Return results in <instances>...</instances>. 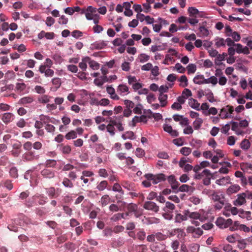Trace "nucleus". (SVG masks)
Returning a JSON list of instances; mask_svg holds the SVG:
<instances>
[{
	"label": "nucleus",
	"mask_w": 252,
	"mask_h": 252,
	"mask_svg": "<svg viewBox=\"0 0 252 252\" xmlns=\"http://www.w3.org/2000/svg\"><path fill=\"white\" fill-rule=\"evenodd\" d=\"M207 214L203 211L199 212H190L189 211H185L184 215L177 214L175 216V221L176 222H181L182 221L186 220L188 218L191 219V223L196 226L199 225V220L201 222H203L207 220Z\"/></svg>",
	"instance_id": "obj_1"
},
{
	"label": "nucleus",
	"mask_w": 252,
	"mask_h": 252,
	"mask_svg": "<svg viewBox=\"0 0 252 252\" xmlns=\"http://www.w3.org/2000/svg\"><path fill=\"white\" fill-rule=\"evenodd\" d=\"M194 83L198 85H202L205 84H211L213 86H215L218 83V78L214 76H211L207 79H205L202 75H196L193 79Z\"/></svg>",
	"instance_id": "obj_2"
},
{
	"label": "nucleus",
	"mask_w": 252,
	"mask_h": 252,
	"mask_svg": "<svg viewBox=\"0 0 252 252\" xmlns=\"http://www.w3.org/2000/svg\"><path fill=\"white\" fill-rule=\"evenodd\" d=\"M234 111V107L231 105H226L220 109L219 114L222 119L233 118V113Z\"/></svg>",
	"instance_id": "obj_3"
},
{
	"label": "nucleus",
	"mask_w": 252,
	"mask_h": 252,
	"mask_svg": "<svg viewBox=\"0 0 252 252\" xmlns=\"http://www.w3.org/2000/svg\"><path fill=\"white\" fill-rule=\"evenodd\" d=\"M145 177L148 180L152 181L153 184H157L165 179V176L163 174H158L155 175L148 174L145 175Z\"/></svg>",
	"instance_id": "obj_4"
},
{
	"label": "nucleus",
	"mask_w": 252,
	"mask_h": 252,
	"mask_svg": "<svg viewBox=\"0 0 252 252\" xmlns=\"http://www.w3.org/2000/svg\"><path fill=\"white\" fill-rule=\"evenodd\" d=\"M233 221L231 219L225 220L222 217L218 218L216 221V224L220 228H226L232 224Z\"/></svg>",
	"instance_id": "obj_5"
},
{
	"label": "nucleus",
	"mask_w": 252,
	"mask_h": 252,
	"mask_svg": "<svg viewBox=\"0 0 252 252\" xmlns=\"http://www.w3.org/2000/svg\"><path fill=\"white\" fill-rule=\"evenodd\" d=\"M215 77L218 79V83L220 86H224L226 84L227 82V79L226 77L223 75V72L220 68H217L215 70Z\"/></svg>",
	"instance_id": "obj_6"
},
{
	"label": "nucleus",
	"mask_w": 252,
	"mask_h": 252,
	"mask_svg": "<svg viewBox=\"0 0 252 252\" xmlns=\"http://www.w3.org/2000/svg\"><path fill=\"white\" fill-rule=\"evenodd\" d=\"M247 194L243 192L237 194V198L233 201V205L235 206H240L246 203V198Z\"/></svg>",
	"instance_id": "obj_7"
},
{
	"label": "nucleus",
	"mask_w": 252,
	"mask_h": 252,
	"mask_svg": "<svg viewBox=\"0 0 252 252\" xmlns=\"http://www.w3.org/2000/svg\"><path fill=\"white\" fill-rule=\"evenodd\" d=\"M187 231L188 233H191L192 236L195 238L199 237L203 234V231L200 228H195L191 226L187 227Z\"/></svg>",
	"instance_id": "obj_8"
},
{
	"label": "nucleus",
	"mask_w": 252,
	"mask_h": 252,
	"mask_svg": "<svg viewBox=\"0 0 252 252\" xmlns=\"http://www.w3.org/2000/svg\"><path fill=\"white\" fill-rule=\"evenodd\" d=\"M143 207L148 210L154 212H158L159 210V207L154 202L147 201L144 204Z\"/></svg>",
	"instance_id": "obj_9"
},
{
	"label": "nucleus",
	"mask_w": 252,
	"mask_h": 252,
	"mask_svg": "<svg viewBox=\"0 0 252 252\" xmlns=\"http://www.w3.org/2000/svg\"><path fill=\"white\" fill-rule=\"evenodd\" d=\"M96 12V9L91 6H89L86 9L85 16L87 20H91L94 17Z\"/></svg>",
	"instance_id": "obj_10"
},
{
	"label": "nucleus",
	"mask_w": 252,
	"mask_h": 252,
	"mask_svg": "<svg viewBox=\"0 0 252 252\" xmlns=\"http://www.w3.org/2000/svg\"><path fill=\"white\" fill-rule=\"evenodd\" d=\"M123 120L122 116L116 117L115 119H111L110 123L113 124L116 126L120 131H123L124 130V127L122 126V121Z\"/></svg>",
	"instance_id": "obj_11"
},
{
	"label": "nucleus",
	"mask_w": 252,
	"mask_h": 252,
	"mask_svg": "<svg viewBox=\"0 0 252 252\" xmlns=\"http://www.w3.org/2000/svg\"><path fill=\"white\" fill-rule=\"evenodd\" d=\"M211 198L215 201H224V195L221 192L213 191L211 194Z\"/></svg>",
	"instance_id": "obj_12"
},
{
	"label": "nucleus",
	"mask_w": 252,
	"mask_h": 252,
	"mask_svg": "<svg viewBox=\"0 0 252 252\" xmlns=\"http://www.w3.org/2000/svg\"><path fill=\"white\" fill-rule=\"evenodd\" d=\"M236 48V52L238 54H244L248 55L250 53L249 48L247 47H243V46L240 44H236L235 45Z\"/></svg>",
	"instance_id": "obj_13"
},
{
	"label": "nucleus",
	"mask_w": 252,
	"mask_h": 252,
	"mask_svg": "<svg viewBox=\"0 0 252 252\" xmlns=\"http://www.w3.org/2000/svg\"><path fill=\"white\" fill-rule=\"evenodd\" d=\"M230 124L232 125L231 129L234 131L237 135H240L244 134V132L239 128L240 126L239 123L234 121H231Z\"/></svg>",
	"instance_id": "obj_14"
},
{
	"label": "nucleus",
	"mask_w": 252,
	"mask_h": 252,
	"mask_svg": "<svg viewBox=\"0 0 252 252\" xmlns=\"http://www.w3.org/2000/svg\"><path fill=\"white\" fill-rule=\"evenodd\" d=\"M163 128L165 131L168 132L173 137H176L178 135V132L176 130L173 129L172 126L168 124H164Z\"/></svg>",
	"instance_id": "obj_15"
},
{
	"label": "nucleus",
	"mask_w": 252,
	"mask_h": 252,
	"mask_svg": "<svg viewBox=\"0 0 252 252\" xmlns=\"http://www.w3.org/2000/svg\"><path fill=\"white\" fill-rule=\"evenodd\" d=\"M240 189L241 187L238 185H232L227 189L226 193L228 195H231L238 192Z\"/></svg>",
	"instance_id": "obj_16"
},
{
	"label": "nucleus",
	"mask_w": 252,
	"mask_h": 252,
	"mask_svg": "<svg viewBox=\"0 0 252 252\" xmlns=\"http://www.w3.org/2000/svg\"><path fill=\"white\" fill-rule=\"evenodd\" d=\"M117 92L121 95H125L127 94L129 92V89L127 86L126 85L121 84L119 85L117 89Z\"/></svg>",
	"instance_id": "obj_17"
},
{
	"label": "nucleus",
	"mask_w": 252,
	"mask_h": 252,
	"mask_svg": "<svg viewBox=\"0 0 252 252\" xmlns=\"http://www.w3.org/2000/svg\"><path fill=\"white\" fill-rule=\"evenodd\" d=\"M189 105L196 110H200V103L197 100L190 98L189 99Z\"/></svg>",
	"instance_id": "obj_18"
},
{
	"label": "nucleus",
	"mask_w": 252,
	"mask_h": 252,
	"mask_svg": "<svg viewBox=\"0 0 252 252\" xmlns=\"http://www.w3.org/2000/svg\"><path fill=\"white\" fill-rule=\"evenodd\" d=\"M230 183V178L229 176H226L216 181V183L220 186H225Z\"/></svg>",
	"instance_id": "obj_19"
},
{
	"label": "nucleus",
	"mask_w": 252,
	"mask_h": 252,
	"mask_svg": "<svg viewBox=\"0 0 252 252\" xmlns=\"http://www.w3.org/2000/svg\"><path fill=\"white\" fill-rule=\"evenodd\" d=\"M239 216L243 219H247L248 220L251 219V213L250 211H245L240 209L239 211Z\"/></svg>",
	"instance_id": "obj_20"
},
{
	"label": "nucleus",
	"mask_w": 252,
	"mask_h": 252,
	"mask_svg": "<svg viewBox=\"0 0 252 252\" xmlns=\"http://www.w3.org/2000/svg\"><path fill=\"white\" fill-rule=\"evenodd\" d=\"M87 62L88 61V64L89 66L93 70H97L99 68V64L95 61L91 60L90 58L88 57V59H87Z\"/></svg>",
	"instance_id": "obj_21"
},
{
	"label": "nucleus",
	"mask_w": 252,
	"mask_h": 252,
	"mask_svg": "<svg viewBox=\"0 0 252 252\" xmlns=\"http://www.w3.org/2000/svg\"><path fill=\"white\" fill-rule=\"evenodd\" d=\"M178 81L179 82V86L182 88H185L188 86V79L186 76L182 75L179 79Z\"/></svg>",
	"instance_id": "obj_22"
},
{
	"label": "nucleus",
	"mask_w": 252,
	"mask_h": 252,
	"mask_svg": "<svg viewBox=\"0 0 252 252\" xmlns=\"http://www.w3.org/2000/svg\"><path fill=\"white\" fill-rule=\"evenodd\" d=\"M241 168L244 172L251 173L252 172V163H242L241 164Z\"/></svg>",
	"instance_id": "obj_23"
},
{
	"label": "nucleus",
	"mask_w": 252,
	"mask_h": 252,
	"mask_svg": "<svg viewBox=\"0 0 252 252\" xmlns=\"http://www.w3.org/2000/svg\"><path fill=\"white\" fill-rule=\"evenodd\" d=\"M13 119V114L11 113H5L2 116V120L6 124L11 122Z\"/></svg>",
	"instance_id": "obj_24"
},
{
	"label": "nucleus",
	"mask_w": 252,
	"mask_h": 252,
	"mask_svg": "<svg viewBox=\"0 0 252 252\" xmlns=\"http://www.w3.org/2000/svg\"><path fill=\"white\" fill-rule=\"evenodd\" d=\"M203 123V119L201 118H199L197 119H195L193 123V126L194 129L198 130L200 128L202 124Z\"/></svg>",
	"instance_id": "obj_25"
},
{
	"label": "nucleus",
	"mask_w": 252,
	"mask_h": 252,
	"mask_svg": "<svg viewBox=\"0 0 252 252\" xmlns=\"http://www.w3.org/2000/svg\"><path fill=\"white\" fill-rule=\"evenodd\" d=\"M188 11L190 17H197V15L200 14L198 10L194 7H189Z\"/></svg>",
	"instance_id": "obj_26"
},
{
	"label": "nucleus",
	"mask_w": 252,
	"mask_h": 252,
	"mask_svg": "<svg viewBox=\"0 0 252 252\" xmlns=\"http://www.w3.org/2000/svg\"><path fill=\"white\" fill-rule=\"evenodd\" d=\"M150 59V56L146 54L142 53L138 55L137 61L141 63L147 62Z\"/></svg>",
	"instance_id": "obj_27"
},
{
	"label": "nucleus",
	"mask_w": 252,
	"mask_h": 252,
	"mask_svg": "<svg viewBox=\"0 0 252 252\" xmlns=\"http://www.w3.org/2000/svg\"><path fill=\"white\" fill-rule=\"evenodd\" d=\"M215 45L217 48H219L221 46H225V40L220 37H217L215 39Z\"/></svg>",
	"instance_id": "obj_28"
},
{
	"label": "nucleus",
	"mask_w": 252,
	"mask_h": 252,
	"mask_svg": "<svg viewBox=\"0 0 252 252\" xmlns=\"http://www.w3.org/2000/svg\"><path fill=\"white\" fill-rule=\"evenodd\" d=\"M168 182L171 184L172 188L176 189L178 188V182L176 181L174 176L170 175L168 178Z\"/></svg>",
	"instance_id": "obj_29"
},
{
	"label": "nucleus",
	"mask_w": 252,
	"mask_h": 252,
	"mask_svg": "<svg viewBox=\"0 0 252 252\" xmlns=\"http://www.w3.org/2000/svg\"><path fill=\"white\" fill-rule=\"evenodd\" d=\"M175 206L173 203L167 201L165 203V206L163 208V210L165 212H172L175 209Z\"/></svg>",
	"instance_id": "obj_30"
},
{
	"label": "nucleus",
	"mask_w": 252,
	"mask_h": 252,
	"mask_svg": "<svg viewBox=\"0 0 252 252\" xmlns=\"http://www.w3.org/2000/svg\"><path fill=\"white\" fill-rule=\"evenodd\" d=\"M119 205V207L115 204H111L109 207L110 211L113 212H117L119 210H122V207L123 205V203L121 201H118L117 202Z\"/></svg>",
	"instance_id": "obj_31"
},
{
	"label": "nucleus",
	"mask_w": 252,
	"mask_h": 252,
	"mask_svg": "<svg viewBox=\"0 0 252 252\" xmlns=\"http://www.w3.org/2000/svg\"><path fill=\"white\" fill-rule=\"evenodd\" d=\"M251 146V143L249 140L244 139L240 143V147L244 150H248Z\"/></svg>",
	"instance_id": "obj_32"
},
{
	"label": "nucleus",
	"mask_w": 252,
	"mask_h": 252,
	"mask_svg": "<svg viewBox=\"0 0 252 252\" xmlns=\"http://www.w3.org/2000/svg\"><path fill=\"white\" fill-rule=\"evenodd\" d=\"M41 174L46 178H52L54 176V173L50 169H45L41 171Z\"/></svg>",
	"instance_id": "obj_33"
},
{
	"label": "nucleus",
	"mask_w": 252,
	"mask_h": 252,
	"mask_svg": "<svg viewBox=\"0 0 252 252\" xmlns=\"http://www.w3.org/2000/svg\"><path fill=\"white\" fill-rule=\"evenodd\" d=\"M167 95L164 94H160L158 96V100L160 101L161 107H164L167 104Z\"/></svg>",
	"instance_id": "obj_34"
},
{
	"label": "nucleus",
	"mask_w": 252,
	"mask_h": 252,
	"mask_svg": "<svg viewBox=\"0 0 252 252\" xmlns=\"http://www.w3.org/2000/svg\"><path fill=\"white\" fill-rule=\"evenodd\" d=\"M199 36L200 37H204L209 35V31L207 29L203 26H201L199 28Z\"/></svg>",
	"instance_id": "obj_35"
},
{
	"label": "nucleus",
	"mask_w": 252,
	"mask_h": 252,
	"mask_svg": "<svg viewBox=\"0 0 252 252\" xmlns=\"http://www.w3.org/2000/svg\"><path fill=\"white\" fill-rule=\"evenodd\" d=\"M88 59V57H85L82 59L81 62L79 64V67L83 70L85 71L87 67L88 61L86 60Z\"/></svg>",
	"instance_id": "obj_36"
},
{
	"label": "nucleus",
	"mask_w": 252,
	"mask_h": 252,
	"mask_svg": "<svg viewBox=\"0 0 252 252\" xmlns=\"http://www.w3.org/2000/svg\"><path fill=\"white\" fill-rule=\"evenodd\" d=\"M225 56L226 54L225 53L218 54L215 61V64L217 65H220L221 64V62L224 60Z\"/></svg>",
	"instance_id": "obj_37"
},
{
	"label": "nucleus",
	"mask_w": 252,
	"mask_h": 252,
	"mask_svg": "<svg viewBox=\"0 0 252 252\" xmlns=\"http://www.w3.org/2000/svg\"><path fill=\"white\" fill-rule=\"evenodd\" d=\"M187 69L189 74L194 73L196 70V65L193 63L189 64L187 66Z\"/></svg>",
	"instance_id": "obj_38"
},
{
	"label": "nucleus",
	"mask_w": 252,
	"mask_h": 252,
	"mask_svg": "<svg viewBox=\"0 0 252 252\" xmlns=\"http://www.w3.org/2000/svg\"><path fill=\"white\" fill-rule=\"evenodd\" d=\"M247 240L246 239H241L238 241V248L241 250L244 249L247 245Z\"/></svg>",
	"instance_id": "obj_39"
},
{
	"label": "nucleus",
	"mask_w": 252,
	"mask_h": 252,
	"mask_svg": "<svg viewBox=\"0 0 252 252\" xmlns=\"http://www.w3.org/2000/svg\"><path fill=\"white\" fill-rule=\"evenodd\" d=\"M227 35L231 36L235 41H238L240 40V35L236 32H233L231 33H228Z\"/></svg>",
	"instance_id": "obj_40"
},
{
	"label": "nucleus",
	"mask_w": 252,
	"mask_h": 252,
	"mask_svg": "<svg viewBox=\"0 0 252 252\" xmlns=\"http://www.w3.org/2000/svg\"><path fill=\"white\" fill-rule=\"evenodd\" d=\"M110 200V198L109 195H104L101 197L100 202L102 206H105L109 203Z\"/></svg>",
	"instance_id": "obj_41"
},
{
	"label": "nucleus",
	"mask_w": 252,
	"mask_h": 252,
	"mask_svg": "<svg viewBox=\"0 0 252 252\" xmlns=\"http://www.w3.org/2000/svg\"><path fill=\"white\" fill-rule=\"evenodd\" d=\"M32 101H33L32 98L31 97H25L21 98L19 100V103H20L21 104L25 105V104H26L28 103H32Z\"/></svg>",
	"instance_id": "obj_42"
},
{
	"label": "nucleus",
	"mask_w": 252,
	"mask_h": 252,
	"mask_svg": "<svg viewBox=\"0 0 252 252\" xmlns=\"http://www.w3.org/2000/svg\"><path fill=\"white\" fill-rule=\"evenodd\" d=\"M180 152L182 155L187 156L191 153V149L189 147H184L181 149Z\"/></svg>",
	"instance_id": "obj_43"
},
{
	"label": "nucleus",
	"mask_w": 252,
	"mask_h": 252,
	"mask_svg": "<svg viewBox=\"0 0 252 252\" xmlns=\"http://www.w3.org/2000/svg\"><path fill=\"white\" fill-rule=\"evenodd\" d=\"M174 68L180 73H183L186 71V68L179 63H176L174 67Z\"/></svg>",
	"instance_id": "obj_44"
},
{
	"label": "nucleus",
	"mask_w": 252,
	"mask_h": 252,
	"mask_svg": "<svg viewBox=\"0 0 252 252\" xmlns=\"http://www.w3.org/2000/svg\"><path fill=\"white\" fill-rule=\"evenodd\" d=\"M65 137L68 140L75 138L77 137L76 132L74 130H71L65 135Z\"/></svg>",
	"instance_id": "obj_45"
},
{
	"label": "nucleus",
	"mask_w": 252,
	"mask_h": 252,
	"mask_svg": "<svg viewBox=\"0 0 252 252\" xmlns=\"http://www.w3.org/2000/svg\"><path fill=\"white\" fill-rule=\"evenodd\" d=\"M61 150L63 154H68L71 152V147L69 145H62Z\"/></svg>",
	"instance_id": "obj_46"
},
{
	"label": "nucleus",
	"mask_w": 252,
	"mask_h": 252,
	"mask_svg": "<svg viewBox=\"0 0 252 252\" xmlns=\"http://www.w3.org/2000/svg\"><path fill=\"white\" fill-rule=\"evenodd\" d=\"M183 132L185 134H191L193 132V129L192 127L188 125L184 129Z\"/></svg>",
	"instance_id": "obj_47"
},
{
	"label": "nucleus",
	"mask_w": 252,
	"mask_h": 252,
	"mask_svg": "<svg viewBox=\"0 0 252 252\" xmlns=\"http://www.w3.org/2000/svg\"><path fill=\"white\" fill-rule=\"evenodd\" d=\"M107 186V182L106 181H101L97 186V188L99 190H104Z\"/></svg>",
	"instance_id": "obj_48"
},
{
	"label": "nucleus",
	"mask_w": 252,
	"mask_h": 252,
	"mask_svg": "<svg viewBox=\"0 0 252 252\" xmlns=\"http://www.w3.org/2000/svg\"><path fill=\"white\" fill-rule=\"evenodd\" d=\"M26 85L24 83H18L16 84V89L21 92L26 89Z\"/></svg>",
	"instance_id": "obj_49"
},
{
	"label": "nucleus",
	"mask_w": 252,
	"mask_h": 252,
	"mask_svg": "<svg viewBox=\"0 0 252 252\" xmlns=\"http://www.w3.org/2000/svg\"><path fill=\"white\" fill-rule=\"evenodd\" d=\"M114 125L111 123L107 125L106 126L107 130L108 132L112 135H114L115 134L114 130L115 128L114 127Z\"/></svg>",
	"instance_id": "obj_50"
},
{
	"label": "nucleus",
	"mask_w": 252,
	"mask_h": 252,
	"mask_svg": "<svg viewBox=\"0 0 252 252\" xmlns=\"http://www.w3.org/2000/svg\"><path fill=\"white\" fill-rule=\"evenodd\" d=\"M192 93L188 89H185L182 92V95L186 99H187L189 96H191Z\"/></svg>",
	"instance_id": "obj_51"
},
{
	"label": "nucleus",
	"mask_w": 252,
	"mask_h": 252,
	"mask_svg": "<svg viewBox=\"0 0 252 252\" xmlns=\"http://www.w3.org/2000/svg\"><path fill=\"white\" fill-rule=\"evenodd\" d=\"M189 201L195 205L198 204L200 203L201 199L195 196H192L189 198Z\"/></svg>",
	"instance_id": "obj_52"
},
{
	"label": "nucleus",
	"mask_w": 252,
	"mask_h": 252,
	"mask_svg": "<svg viewBox=\"0 0 252 252\" xmlns=\"http://www.w3.org/2000/svg\"><path fill=\"white\" fill-rule=\"evenodd\" d=\"M230 128V124H227L222 126L221 128V132L224 134H227Z\"/></svg>",
	"instance_id": "obj_53"
},
{
	"label": "nucleus",
	"mask_w": 252,
	"mask_h": 252,
	"mask_svg": "<svg viewBox=\"0 0 252 252\" xmlns=\"http://www.w3.org/2000/svg\"><path fill=\"white\" fill-rule=\"evenodd\" d=\"M52 82L56 88H59L61 85V79L59 78H54L52 79Z\"/></svg>",
	"instance_id": "obj_54"
},
{
	"label": "nucleus",
	"mask_w": 252,
	"mask_h": 252,
	"mask_svg": "<svg viewBox=\"0 0 252 252\" xmlns=\"http://www.w3.org/2000/svg\"><path fill=\"white\" fill-rule=\"evenodd\" d=\"M151 71L152 74L154 76H157L159 74V68L158 66H153Z\"/></svg>",
	"instance_id": "obj_55"
},
{
	"label": "nucleus",
	"mask_w": 252,
	"mask_h": 252,
	"mask_svg": "<svg viewBox=\"0 0 252 252\" xmlns=\"http://www.w3.org/2000/svg\"><path fill=\"white\" fill-rule=\"evenodd\" d=\"M41 34H44V36L48 39H52L55 36L54 32H41Z\"/></svg>",
	"instance_id": "obj_56"
},
{
	"label": "nucleus",
	"mask_w": 252,
	"mask_h": 252,
	"mask_svg": "<svg viewBox=\"0 0 252 252\" xmlns=\"http://www.w3.org/2000/svg\"><path fill=\"white\" fill-rule=\"evenodd\" d=\"M153 67V64L151 63H148L141 66V70L143 71H149L151 70Z\"/></svg>",
	"instance_id": "obj_57"
},
{
	"label": "nucleus",
	"mask_w": 252,
	"mask_h": 252,
	"mask_svg": "<svg viewBox=\"0 0 252 252\" xmlns=\"http://www.w3.org/2000/svg\"><path fill=\"white\" fill-rule=\"evenodd\" d=\"M135 155L139 158H142L145 155L144 151L141 148H137L135 151Z\"/></svg>",
	"instance_id": "obj_58"
},
{
	"label": "nucleus",
	"mask_w": 252,
	"mask_h": 252,
	"mask_svg": "<svg viewBox=\"0 0 252 252\" xmlns=\"http://www.w3.org/2000/svg\"><path fill=\"white\" fill-rule=\"evenodd\" d=\"M163 218L167 220H171L173 218V214L172 212H164L162 214Z\"/></svg>",
	"instance_id": "obj_59"
},
{
	"label": "nucleus",
	"mask_w": 252,
	"mask_h": 252,
	"mask_svg": "<svg viewBox=\"0 0 252 252\" xmlns=\"http://www.w3.org/2000/svg\"><path fill=\"white\" fill-rule=\"evenodd\" d=\"M121 67L123 70L128 71L130 69V64L127 62H125L122 64Z\"/></svg>",
	"instance_id": "obj_60"
},
{
	"label": "nucleus",
	"mask_w": 252,
	"mask_h": 252,
	"mask_svg": "<svg viewBox=\"0 0 252 252\" xmlns=\"http://www.w3.org/2000/svg\"><path fill=\"white\" fill-rule=\"evenodd\" d=\"M236 139L233 136H230L227 140V144L230 146H233L235 144Z\"/></svg>",
	"instance_id": "obj_61"
},
{
	"label": "nucleus",
	"mask_w": 252,
	"mask_h": 252,
	"mask_svg": "<svg viewBox=\"0 0 252 252\" xmlns=\"http://www.w3.org/2000/svg\"><path fill=\"white\" fill-rule=\"evenodd\" d=\"M124 103L126 107V109H129L131 110V109L133 108L134 106V103L129 100H125Z\"/></svg>",
	"instance_id": "obj_62"
},
{
	"label": "nucleus",
	"mask_w": 252,
	"mask_h": 252,
	"mask_svg": "<svg viewBox=\"0 0 252 252\" xmlns=\"http://www.w3.org/2000/svg\"><path fill=\"white\" fill-rule=\"evenodd\" d=\"M67 68L69 71L73 73H76L78 71L77 66L73 64L67 65Z\"/></svg>",
	"instance_id": "obj_63"
},
{
	"label": "nucleus",
	"mask_w": 252,
	"mask_h": 252,
	"mask_svg": "<svg viewBox=\"0 0 252 252\" xmlns=\"http://www.w3.org/2000/svg\"><path fill=\"white\" fill-rule=\"evenodd\" d=\"M137 252H146L147 248L145 245H140L136 247Z\"/></svg>",
	"instance_id": "obj_64"
}]
</instances>
